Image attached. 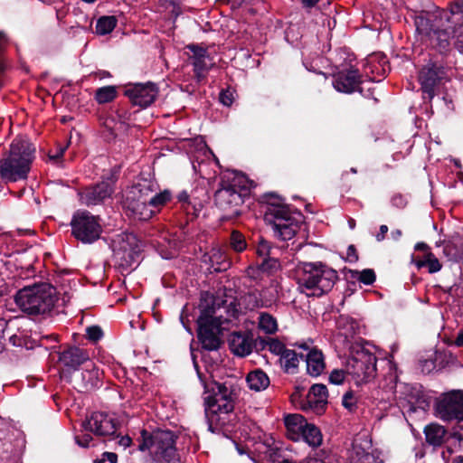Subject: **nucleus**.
<instances>
[{"mask_svg":"<svg viewBox=\"0 0 463 463\" xmlns=\"http://www.w3.org/2000/svg\"><path fill=\"white\" fill-rule=\"evenodd\" d=\"M301 440H304L311 447L317 448L322 444L323 436L320 430L316 425L307 423L303 431V438Z\"/></svg>","mask_w":463,"mask_h":463,"instance_id":"nucleus-31","label":"nucleus"},{"mask_svg":"<svg viewBox=\"0 0 463 463\" xmlns=\"http://www.w3.org/2000/svg\"><path fill=\"white\" fill-rule=\"evenodd\" d=\"M203 261L209 264L213 271L225 270L230 266L225 253L220 248H213L204 254Z\"/></svg>","mask_w":463,"mask_h":463,"instance_id":"nucleus-25","label":"nucleus"},{"mask_svg":"<svg viewBox=\"0 0 463 463\" xmlns=\"http://www.w3.org/2000/svg\"><path fill=\"white\" fill-rule=\"evenodd\" d=\"M301 357L291 349H288L279 357V364L287 373H295L298 370Z\"/></svg>","mask_w":463,"mask_h":463,"instance_id":"nucleus-29","label":"nucleus"},{"mask_svg":"<svg viewBox=\"0 0 463 463\" xmlns=\"http://www.w3.org/2000/svg\"><path fill=\"white\" fill-rule=\"evenodd\" d=\"M424 434L428 444L439 447L444 442L446 430L439 424L431 423L425 427Z\"/></svg>","mask_w":463,"mask_h":463,"instance_id":"nucleus-27","label":"nucleus"},{"mask_svg":"<svg viewBox=\"0 0 463 463\" xmlns=\"http://www.w3.org/2000/svg\"><path fill=\"white\" fill-rule=\"evenodd\" d=\"M351 463H382L378 451L367 439H355L350 453Z\"/></svg>","mask_w":463,"mask_h":463,"instance_id":"nucleus-13","label":"nucleus"},{"mask_svg":"<svg viewBox=\"0 0 463 463\" xmlns=\"http://www.w3.org/2000/svg\"><path fill=\"white\" fill-rule=\"evenodd\" d=\"M115 255L132 265L138 257L141 249L139 241L133 233H122L112 243Z\"/></svg>","mask_w":463,"mask_h":463,"instance_id":"nucleus-11","label":"nucleus"},{"mask_svg":"<svg viewBox=\"0 0 463 463\" xmlns=\"http://www.w3.org/2000/svg\"><path fill=\"white\" fill-rule=\"evenodd\" d=\"M264 220L270 224L277 237L283 241L291 240L304 225L303 216L291 212L283 200L274 194H267Z\"/></svg>","mask_w":463,"mask_h":463,"instance_id":"nucleus-2","label":"nucleus"},{"mask_svg":"<svg viewBox=\"0 0 463 463\" xmlns=\"http://www.w3.org/2000/svg\"><path fill=\"white\" fill-rule=\"evenodd\" d=\"M65 149H66V146L59 147L54 154H50L49 155L50 158L51 159H58V158H60L63 155Z\"/></svg>","mask_w":463,"mask_h":463,"instance_id":"nucleus-60","label":"nucleus"},{"mask_svg":"<svg viewBox=\"0 0 463 463\" xmlns=\"http://www.w3.org/2000/svg\"><path fill=\"white\" fill-rule=\"evenodd\" d=\"M296 272L299 287L308 297L327 293L337 279L336 271L322 262H301Z\"/></svg>","mask_w":463,"mask_h":463,"instance_id":"nucleus-4","label":"nucleus"},{"mask_svg":"<svg viewBox=\"0 0 463 463\" xmlns=\"http://www.w3.org/2000/svg\"><path fill=\"white\" fill-rule=\"evenodd\" d=\"M392 203L398 207H403L406 204V201L402 195H396L392 198Z\"/></svg>","mask_w":463,"mask_h":463,"instance_id":"nucleus-57","label":"nucleus"},{"mask_svg":"<svg viewBox=\"0 0 463 463\" xmlns=\"http://www.w3.org/2000/svg\"><path fill=\"white\" fill-rule=\"evenodd\" d=\"M376 357L372 353L361 350L348 362L347 374L357 386L371 382L376 374Z\"/></svg>","mask_w":463,"mask_h":463,"instance_id":"nucleus-8","label":"nucleus"},{"mask_svg":"<svg viewBox=\"0 0 463 463\" xmlns=\"http://www.w3.org/2000/svg\"><path fill=\"white\" fill-rule=\"evenodd\" d=\"M266 346L269 352L279 357L288 350L285 345L277 338H269L266 342Z\"/></svg>","mask_w":463,"mask_h":463,"instance_id":"nucleus-39","label":"nucleus"},{"mask_svg":"<svg viewBox=\"0 0 463 463\" xmlns=\"http://www.w3.org/2000/svg\"><path fill=\"white\" fill-rule=\"evenodd\" d=\"M222 185L232 187L243 194L249 189V180L244 175L232 172L223 176Z\"/></svg>","mask_w":463,"mask_h":463,"instance_id":"nucleus-28","label":"nucleus"},{"mask_svg":"<svg viewBox=\"0 0 463 463\" xmlns=\"http://www.w3.org/2000/svg\"><path fill=\"white\" fill-rule=\"evenodd\" d=\"M118 20L113 15H106L98 19L96 24V33L99 35L110 33L116 27Z\"/></svg>","mask_w":463,"mask_h":463,"instance_id":"nucleus-33","label":"nucleus"},{"mask_svg":"<svg viewBox=\"0 0 463 463\" xmlns=\"http://www.w3.org/2000/svg\"><path fill=\"white\" fill-rule=\"evenodd\" d=\"M89 360L88 353L78 347H71L60 354V361L67 367L77 368Z\"/></svg>","mask_w":463,"mask_h":463,"instance_id":"nucleus-23","label":"nucleus"},{"mask_svg":"<svg viewBox=\"0 0 463 463\" xmlns=\"http://www.w3.org/2000/svg\"><path fill=\"white\" fill-rule=\"evenodd\" d=\"M205 59L206 58H201V59L194 60L193 61V64L194 66V70H195V71H196V73L198 75H200L203 71L207 70L208 65L205 62Z\"/></svg>","mask_w":463,"mask_h":463,"instance_id":"nucleus-51","label":"nucleus"},{"mask_svg":"<svg viewBox=\"0 0 463 463\" xmlns=\"http://www.w3.org/2000/svg\"><path fill=\"white\" fill-rule=\"evenodd\" d=\"M354 274V278L365 285H372L375 281V273L371 269L355 271Z\"/></svg>","mask_w":463,"mask_h":463,"instance_id":"nucleus-40","label":"nucleus"},{"mask_svg":"<svg viewBox=\"0 0 463 463\" xmlns=\"http://www.w3.org/2000/svg\"><path fill=\"white\" fill-rule=\"evenodd\" d=\"M233 93L230 90H222L220 94V101L224 106H231L233 102Z\"/></svg>","mask_w":463,"mask_h":463,"instance_id":"nucleus-49","label":"nucleus"},{"mask_svg":"<svg viewBox=\"0 0 463 463\" xmlns=\"http://www.w3.org/2000/svg\"><path fill=\"white\" fill-rule=\"evenodd\" d=\"M215 201L222 210H231L232 214H239L237 207L243 203V194L232 187L222 185L215 194Z\"/></svg>","mask_w":463,"mask_h":463,"instance_id":"nucleus-17","label":"nucleus"},{"mask_svg":"<svg viewBox=\"0 0 463 463\" xmlns=\"http://www.w3.org/2000/svg\"><path fill=\"white\" fill-rule=\"evenodd\" d=\"M72 235L83 243H92L102 232L99 217L87 211H78L71 222Z\"/></svg>","mask_w":463,"mask_h":463,"instance_id":"nucleus-7","label":"nucleus"},{"mask_svg":"<svg viewBox=\"0 0 463 463\" xmlns=\"http://www.w3.org/2000/svg\"><path fill=\"white\" fill-rule=\"evenodd\" d=\"M284 423L288 438L293 441H300L308 422L300 414H288L285 417Z\"/></svg>","mask_w":463,"mask_h":463,"instance_id":"nucleus-22","label":"nucleus"},{"mask_svg":"<svg viewBox=\"0 0 463 463\" xmlns=\"http://www.w3.org/2000/svg\"><path fill=\"white\" fill-rule=\"evenodd\" d=\"M198 317V338L203 348L216 350L221 345L220 334L227 328L232 318L237 317L241 306L235 300L221 301L209 293H203Z\"/></svg>","mask_w":463,"mask_h":463,"instance_id":"nucleus-1","label":"nucleus"},{"mask_svg":"<svg viewBox=\"0 0 463 463\" xmlns=\"http://www.w3.org/2000/svg\"><path fill=\"white\" fill-rule=\"evenodd\" d=\"M307 463H333V458L326 453H317L315 457L310 458Z\"/></svg>","mask_w":463,"mask_h":463,"instance_id":"nucleus-47","label":"nucleus"},{"mask_svg":"<svg viewBox=\"0 0 463 463\" xmlns=\"http://www.w3.org/2000/svg\"><path fill=\"white\" fill-rule=\"evenodd\" d=\"M231 248L236 252H241L247 248V242L242 233L233 231L230 238Z\"/></svg>","mask_w":463,"mask_h":463,"instance_id":"nucleus-37","label":"nucleus"},{"mask_svg":"<svg viewBox=\"0 0 463 463\" xmlns=\"http://www.w3.org/2000/svg\"><path fill=\"white\" fill-rule=\"evenodd\" d=\"M246 383L251 391L261 392L269 387V378L262 370L255 369L247 374Z\"/></svg>","mask_w":463,"mask_h":463,"instance_id":"nucleus-26","label":"nucleus"},{"mask_svg":"<svg viewBox=\"0 0 463 463\" xmlns=\"http://www.w3.org/2000/svg\"><path fill=\"white\" fill-rule=\"evenodd\" d=\"M461 12H463V0H455L454 4L451 5V13L459 14Z\"/></svg>","mask_w":463,"mask_h":463,"instance_id":"nucleus-54","label":"nucleus"},{"mask_svg":"<svg viewBox=\"0 0 463 463\" xmlns=\"http://www.w3.org/2000/svg\"><path fill=\"white\" fill-rule=\"evenodd\" d=\"M436 412L442 420L463 421V392L454 391L439 398Z\"/></svg>","mask_w":463,"mask_h":463,"instance_id":"nucleus-10","label":"nucleus"},{"mask_svg":"<svg viewBox=\"0 0 463 463\" xmlns=\"http://www.w3.org/2000/svg\"><path fill=\"white\" fill-rule=\"evenodd\" d=\"M269 269L268 267V262L266 261H263L261 266L260 267H250L248 269H247V275L252 279H262V274H263V271Z\"/></svg>","mask_w":463,"mask_h":463,"instance_id":"nucleus-43","label":"nucleus"},{"mask_svg":"<svg viewBox=\"0 0 463 463\" xmlns=\"http://www.w3.org/2000/svg\"><path fill=\"white\" fill-rule=\"evenodd\" d=\"M117 96V90L114 86H106L97 90L95 99L99 104L112 101Z\"/></svg>","mask_w":463,"mask_h":463,"instance_id":"nucleus-35","label":"nucleus"},{"mask_svg":"<svg viewBox=\"0 0 463 463\" xmlns=\"http://www.w3.org/2000/svg\"><path fill=\"white\" fill-rule=\"evenodd\" d=\"M429 252L430 251H427L421 259L415 260V265L418 269L425 267L428 261L427 260L429 259Z\"/></svg>","mask_w":463,"mask_h":463,"instance_id":"nucleus-56","label":"nucleus"},{"mask_svg":"<svg viewBox=\"0 0 463 463\" xmlns=\"http://www.w3.org/2000/svg\"><path fill=\"white\" fill-rule=\"evenodd\" d=\"M346 260L350 262H355L358 260V255L356 253V250L353 245H350L347 248Z\"/></svg>","mask_w":463,"mask_h":463,"instance_id":"nucleus-52","label":"nucleus"},{"mask_svg":"<svg viewBox=\"0 0 463 463\" xmlns=\"http://www.w3.org/2000/svg\"><path fill=\"white\" fill-rule=\"evenodd\" d=\"M132 443V439L128 436L121 437L118 440V444L122 446L124 449L128 448Z\"/></svg>","mask_w":463,"mask_h":463,"instance_id":"nucleus-58","label":"nucleus"},{"mask_svg":"<svg viewBox=\"0 0 463 463\" xmlns=\"http://www.w3.org/2000/svg\"><path fill=\"white\" fill-rule=\"evenodd\" d=\"M258 320L260 330L265 334L271 335L278 331L277 320L270 314L262 312L260 314Z\"/></svg>","mask_w":463,"mask_h":463,"instance_id":"nucleus-32","label":"nucleus"},{"mask_svg":"<svg viewBox=\"0 0 463 463\" xmlns=\"http://www.w3.org/2000/svg\"><path fill=\"white\" fill-rule=\"evenodd\" d=\"M175 439L176 436L171 430H156L149 433L144 430L141 431L138 449L149 451L151 463H179Z\"/></svg>","mask_w":463,"mask_h":463,"instance_id":"nucleus-6","label":"nucleus"},{"mask_svg":"<svg viewBox=\"0 0 463 463\" xmlns=\"http://www.w3.org/2000/svg\"><path fill=\"white\" fill-rule=\"evenodd\" d=\"M117 462V455L112 452H105L103 454V458L101 460L97 463H116Z\"/></svg>","mask_w":463,"mask_h":463,"instance_id":"nucleus-53","label":"nucleus"},{"mask_svg":"<svg viewBox=\"0 0 463 463\" xmlns=\"http://www.w3.org/2000/svg\"><path fill=\"white\" fill-rule=\"evenodd\" d=\"M347 372L342 369H335L329 374V383L335 385L343 384L346 378Z\"/></svg>","mask_w":463,"mask_h":463,"instance_id":"nucleus-42","label":"nucleus"},{"mask_svg":"<svg viewBox=\"0 0 463 463\" xmlns=\"http://www.w3.org/2000/svg\"><path fill=\"white\" fill-rule=\"evenodd\" d=\"M307 371L311 376H319L326 368L325 359L322 352L317 348H312L306 357Z\"/></svg>","mask_w":463,"mask_h":463,"instance_id":"nucleus-24","label":"nucleus"},{"mask_svg":"<svg viewBox=\"0 0 463 463\" xmlns=\"http://www.w3.org/2000/svg\"><path fill=\"white\" fill-rule=\"evenodd\" d=\"M301 2L304 7L310 8L315 6L319 0H301Z\"/></svg>","mask_w":463,"mask_h":463,"instance_id":"nucleus-62","label":"nucleus"},{"mask_svg":"<svg viewBox=\"0 0 463 463\" xmlns=\"http://www.w3.org/2000/svg\"><path fill=\"white\" fill-rule=\"evenodd\" d=\"M57 291L48 283L34 284L20 289L14 298L15 304L30 316H45L54 307Z\"/></svg>","mask_w":463,"mask_h":463,"instance_id":"nucleus-5","label":"nucleus"},{"mask_svg":"<svg viewBox=\"0 0 463 463\" xmlns=\"http://www.w3.org/2000/svg\"><path fill=\"white\" fill-rule=\"evenodd\" d=\"M388 232V227L386 225H381L380 232L376 235V239L378 241L383 240L385 233Z\"/></svg>","mask_w":463,"mask_h":463,"instance_id":"nucleus-61","label":"nucleus"},{"mask_svg":"<svg viewBox=\"0 0 463 463\" xmlns=\"http://www.w3.org/2000/svg\"><path fill=\"white\" fill-rule=\"evenodd\" d=\"M358 398L353 391H347L342 398V405L349 411H353L357 407Z\"/></svg>","mask_w":463,"mask_h":463,"instance_id":"nucleus-41","label":"nucleus"},{"mask_svg":"<svg viewBox=\"0 0 463 463\" xmlns=\"http://www.w3.org/2000/svg\"><path fill=\"white\" fill-rule=\"evenodd\" d=\"M76 443L82 448H87L92 440V437L89 433H83L75 437Z\"/></svg>","mask_w":463,"mask_h":463,"instance_id":"nucleus-50","label":"nucleus"},{"mask_svg":"<svg viewBox=\"0 0 463 463\" xmlns=\"http://www.w3.org/2000/svg\"><path fill=\"white\" fill-rule=\"evenodd\" d=\"M360 83V75L356 70H348L338 72L334 77L333 86L344 93H351L356 90Z\"/></svg>","mask_w":463,"mask_h":463,"instance_id":"nucleus-19","label":"nucleus"},{"mask_svg":"<svg viewBox=\"0 0 463 463\" xmlns=\"http://www.w3.org/2000/svg\"><path fill=\"white\" fill-rule=\"evenodd\" d=\"M228 342L231 351L238 356L250 354L253 348L252 339L248 333L233 332L230 335Z\"/></svg>","mask_w":463,"mask_h":463,"instance_id":"nucleus-21","label":"nucleus"},{"mask_svg":"<svg viewBox=\"0 0 463 463\" xmlns=\"http://www.w3.org/2000/svg\"><path fill=\"white\" fill-rule=\"evenodd\" d=\"M178 200L184 203H186L187 204V207L185 208V210L189 213V207L192 206L193 207V210H194V214H196L197 212H199L203 205L202 203H193L190 200H189V195L186 192H182L178 194Z\"/></svg>","mask_w":463,"mask_h":463,"instance_id":"nucleus-45","label":"nucleus"},{"mask_svg":"<svg viewBox=\"0 0 463 463\" xmlns=\"http://www.w3.org/2000/svg\"><path fill=\"white\" fill-rule=\"evenodd\" d=\"M147 199L149 206L152 207L156 213L161 206L170 201L171 194L168 191H164Z\"/></svg>","mask_w":463,"mask_h":463,"instance_id":"nucleus-38","label":"nucleus"},{"mask_svg":"<svg viewBox=\"0 0 463 463\" xmlns=\"http://www.w3.org/2000/svg\"><path fill=\"white\" fill-rule=\"evenodd\" d=\"M82 428L86 431H90L99 436L112 435L116 432L114 420L102 412H94L82 422Z\"/></svg>","mask_w":463,"mask_h":463,"instance_id":"nucleus-14","label":"nucleus"},{"mask_svg":"<svg viewBox=\"0 0 463 463\" xmlns=\"http://www.w3.org/2000/svg\"><path fill=\"white\" fill-rule=\"evenodd\" d=\"M126 207L138 220L146 221L155 214V210L149 206L148 199L144 194H141L137 199L135 196H127Z\"/></svg>","mask_w":463,"mask_h":463,"instance_id":"nucleus-20","label":"nucleus"},{"mask_svg":"<svg viewBox=\"0 0 463 463\" xmlns=\"http://www.w3.org/2000/svg\"><path fill=\"white\" fill-rule=\"evenodd\" d=\"M253 298L252 295H248L245 298L246 299H249L248 303L246 304V308H249V309H253L255 307H258L260 306V301L256 298H254L253 300H251V298Z\"/></svg>","mask_w":463,"mask_h":463,"instance_id":"nucleus-55","label":"nucleus"},{"mask_svg":"<svg viewBox=\"0 0 463 463\" xmlns=\"http://www.w3.org/2000/svg\"><path fill=\"white\" fill-rule=\"evenodd\" d=\"M443 75V69L435 63H429L421 69L419 80L422 91L428 95L430 99L434 97V87Z\"/></svg>","mask_w":463,"mask_h":463,"instance_id":"nucleus-18","label":"nucleus"},{"mask_svg":"<svg viewBox=\"0 0 463 463\" xmlns=\"http://www.w3.org/2000/svg\"><path fill=\"white\" fill-rule=\"evenodd\" d=\"M5 327H6V321L3 318H0V352L3 349L2 340H3V335H4Z\"/></svg>","mask_w":463,"mask_h":463,"instance_id":"nucleus-59","label":"nucleus"},{"mask_svg":"<svg viewBox=\"0 0 463 463\" xmlns=\"http://www.w3.org/2000/svg\"><path fill=\"white\" fill-rule=\"evenodd\" d=\"M86 334L88 339L94 342L99 340L103 335L101 328L96 326L88 327L86 329Z\"/></svg>","mask_w":463,"mask_h":463,"instance_id":"nucleus-46","label":"nucleus"},{"mask_svg":"<svg viewBox=\"0 0 463 463\" xmlns=\"http://www.w3.org/2000/svg\"><path fill=\"white\" fill-rule=\"evenodd\" d=\"M192 52L191 58L194 61L201 58H207L206 50L197 45H189L187 47Z\"/></svg>","mask_w":463,"mask_h":463,"instance_id":"nucleus-48","label":"nucleus"},{"mask_svg":"<svg viewBox=\"0 0 463 463\" xmlns=\"http://www.w3.org/2000/svg\"><path fill=\"white\" fill-rule=\"evenodd\" d=\"M414 248L416 250L427 251L429 250V246L424 242H418Z\"/></svg>","mask_w":463,"mask_h":463,"instance_id":"nucleus-64","label":"nucleus"},{"mask_svg":"<svg viewBox=\"0 0 463 463\" xmlns=\"http://www.w3.org/2000/svg\"><path fill=\"white\" fill-rule=\"evenodd\" d=\"M429 259L427 260V264L425 267L428 269L430 273H436L439 271L442 268L439 260L435 257L432 252H429Z\"/></svg>","mask_w":463,"mask_h":463,"instance_id":"nucleus-44","label":"nucleus"},{"mask_svg":"<svg viewBox=\"0 0 463 463\" xmlns=\"http://www.w3.org/2000/svg\"><path fill=\"white\" fill-rule=\"evenodd\" d=\"M455 345L457 346H463V330L458 333L455 340Z\"/></svg>","mask_w":463,"mask_h":463,"instance_id":"nucleus-63","label":"nucleus"},{"mask_svg":"<svg viewBox=\"0 0 463 463\" xmlns=\"http://www.w3.org/2000/svg\"><path fill=\"white\" fill-rule=\"evenodd\" d=\"M113 193L112 181H103L95 186L86 188L79 194L82 204L97 205L110 197Z\"/></svg>","mask_w":463,"mask_h":463,"instance_id":"nucleus-15","label":"nucleus"},{"mask_svg":"<svg viewBox=\"0 0 463 463\" xmlns=\"http://www.w3.org/2000/svg\"><path fill=\"white\" fill-rule=\"evenodd\" d=\"M217 392L214 395L204 397L205 410L213 413H228L232 411V402L229 397L228 389L222 384L216 383Z\"/></svg>","mask_w":463,"mask_h":463,"instance_id":"nucleus-16","label":"nucleus"},{"mask_svg":"<svg viewBox=\"0 0 463 463\" xmlns=\"http://www.w3.org/2000/svg\"><path fill=\"white\" fill-rule=\"evenodd\" d=\"M35 147L25 137H16L9 153L0 160V175L5 182H17L27 178L34 160Z\"/></svg>","mask_w":463,"mask_h":463,"instance_id":"nucleus-3","label":"nucleus"},{"mask_svg":"<svg viewBox=\"0 0 463 463\" xmlns=\"http://www.w3.org/2000/svg\"><path fill=\"white\" fill-rule=\"evenodd\" d=\"M432 41H435L440 51L446 50L450 43V33L448 31H434L430 33Z\"/></svg>","mask_w":463,"mask_h":463,"instance_id":"nucleus-36","label":"nucleus"},{"mask_svg":"<svg viewBox=\"0 0 463 463\" xmlns=\"http://www.w3.org/2000/svg\"><path fill=\"white\" fill-rule=\"evenodd\" d=\"M194 145L195 146V150L193 155V157L199 164L210 158H213L216 162H218L217 157L214 156L213 151L207 146L206 142L202 137L195 138L194 141Z\"/></svg>","mask_w":463,"mask_h":463,"instance_id":"nucleus-30","label":"nucleus"},{"mask_svg":"<svg viewBox=\"0 0 463 463\" xmlns=\"http://www.w3.org/2000/svg\"><path fill=\"white\" fill-rule=\"evenodd\" d=\"M304 388L296 387L295 392L291 394L293 402H299V406L303 411H312L317 414L324 411L328 399L327 388L324 384H314L310 388L306 399L301 400L302 391Z\"/></svg>","mask_w":463,"mask_h":463,"instance_id":"nucleus-9","label":"nucleus"},{"mask_svg":"<svg viewBox=\"0 0 463 463\" xmlns=\"http://www.w3.org/2000/svg\"><path fill=\"white\" fill-rule=\"evenodd\" d=\"M270 252V245L264 239H260L257 249L256 253L259 257L263 258V261L268 262V267L270 269H276L278 267V261L275 259H267Z\"/></svg>","mask_w":463,"mask_h":463,"instance_id":"nucleus-34","label":"nucleus"},{"mask_svg":"<svg viewBox=\"0 0 463 463\" xmlns=\"http://www.w3.org/2000/svg\"><path fill=\"white\" fill-rule=\"evenodd\" d=\"M125 94L131 99L133 104L146 108L151 105L158 94L157 87L151 82L137 83L128 86L125 90Z\"/></svg>","mask_w":463,"mask_h":463,"instance_id":"nucleus-12","label":"nucleus"}]
</instances>
